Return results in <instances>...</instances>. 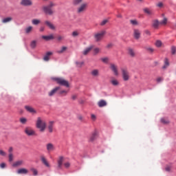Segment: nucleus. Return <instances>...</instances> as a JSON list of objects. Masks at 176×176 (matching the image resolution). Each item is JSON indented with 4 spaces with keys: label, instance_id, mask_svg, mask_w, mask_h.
Masks as SVG:
<instances>
[{
    "label": "nucleus",
    "instance_id": "1",
    "mask_svg": "<svg viewBox=\"0 0 176 176\" xmlns=\"http://www.w3.org/2000/svg\"><path fill=\"white\" fill-rule=\"evenodd\" d=\"M36 127L39 129L41 133L45 132V130H46V122L42 120L41 117H38L36 122Z\"/></svg>",
    "mask_w": 176,
    "mask_h": 176
},
{
    "label": "nucleus",
    "instance_id": "2",
    "mask_svg": "<svg viewBox=\"0 0 176 176\" xmlns=\"http://www.w3.org/2000/svg\"><path fill=\"white\" fill-rule=\"evenodd\" d=\"M56 6V4L53 2H50L48 6H44L42 7V10L45 14H49V16H52L54 14V11L52 9Z\"/></svg>",
    "mask_w": 176,
    "mask_h": 176
},
{
    "label": "nucleus",
    "instance_id": "3",
    "mask_svg": "<svg viewBox=\"0 0 176 176\" xmlns=\"http://www.w3.org/2000/svg\"><path fill=\"white\" fill-rule=\"evenodd\" d=\"M105 34L107 32L105 30H102L100 32H98L94 34V38L96 42H101L102 39H104V36H105Z\"/></svg>",
    "mask_w": 176,
    "mask_h": 176
},
{
    "label": "nucleus",
    "instance_id": "4",
    "mask_svg": "<svg viewBox=\"0 0 176 176\" xmlns=\"http://www.w3.org/2000/svg\"><path fill=\"white\" fill-rule=\"evenodd\" d=\"M54 80H55L58 85H60V86L69 87V82L63 78H54Z\"/></svg>",
    "mask_w": 176,
    "mask_h": 176
},
{
    "label": "nucleus",
    "instance_id": "5",
    "mask_svg": "<svg viewBox=\"0 0 176 176\" xmlns=\"http://www.w3.org/2000/svg\"><path fill=\"white\" fill-rule=\"evenodd\" d=\"M121 74L124 82H127L130 80V73H129V70H127V68L122 67Z\"/></svg>",
    "mask_w": 176,
    "mask_h": 176
},
{
    "label": "nucleus",
    "instance_id": "6",
    "mask_svg": "<svg viewBox=\"0 0 176 176\" xmlns=\"http://www.w3.org/2000/svg\"><path fill=\"white\" fill-rule=\"evenodd\" d=\"M87 3H83L77 8L76 12L78 14H82L87 10Z\"/></svg>",
    "mask_w": 176,
    "mask_h": 176
},
{
    "label": "nucleus",
    "instance_id": "7",
    "mask_svg": "<svg viewBox=\"0 0 176 176\" xmlns=\"http://www.w3.org/2000/svg\"><path fill=\"white\" fill-rule=\"evenodd\" d=\"M25 133L29 137H31L32 135H36L35 131L32 128H31L30 126H28L25 129Z\"/></svg>",
    "mask_w": 176,
    "mask_h": 176
},
{
    "label": "nucleus",
    "instance_id": "8",
    "mask_svg": "<svg viewBox=\"0 0 176 176\" xmlns=\"http://www.w3.org/2000/svg\"><path fill=\"white\" fill-rule=\"evenodd\" d=\"M110 69L113 72L115 76H119V71L118 70V66L115 64L110 65Z\"/></svg>",
    "mask_w": 176,
    "mask_h": 176
},
{
    "label": "nucleus",
    "instance_id": "9",
    "mask_svg": "<svg viewBox=\"0 0 176 176\" xmlns=\"http://www.w3.org/2000/svg\"><path fill=\"white\" fill-rule=\"evenodd\" d=\"M98 133L97 131H94L89 136V142H94L97 140Z\"/></svg>",
    "mask_w": 176,
    "mask_h": 176
},
{
    "label": "nucleus",
    "instance_id": "10",
    "mask_svg": "<svg viewBox=\"0 0 176 176\" xmlns=\"http://www.w3.org/2000/svg\"><path fill=\"white\" fill-rule=\"evenodd\" d=\"M45 146L47 151L49 153L56 151V147L53 143H47Z\"/></svg>",
    "mask_w": 176,
    "mask_h": 176
},
{
    "label": "nucleus",
    "instance_id": "11",
    "mask_svg": "<svg viewBox=\"0 0 176 176\" xmlns=\"http://www.w3.org/2000/svg\"><path fill=\"white\" fill-rule=\"evenodd\" d=\"M41 161L42 162L43 164L45 166V167H47L48 168H50V164H49V162H47V160L46 159V157L45 155H41L40 157Z\"/></svg>",
    "mask_w": 176,
    "mask_h": 176
},
{
    "label": "nucleus",
    "instance_id": "12",
    "mask_svg": "<svg viewBox=\"0 0 176 176\" xmlns=\"http://www.w3.org/2000/svg\"><path fill=\"white\" fill-rule=\"evenodd\" d=\"M47 129L49 133H53L54 130V121H50L47 124Z\"/></svg>",
    "mask_w": 176,
    "mask_h": 176
},
{
    "label": "nucleus",
    "instance_id": "13",
    "mask_svg": "<svg viewBox=\"0 0 176 176\" xmlns=\"http://www.w3.org/2000/svg\"><path fill=\"white\" fill-rule=\"evenodd\" d=\"M44 23L50 30H52V31L56 30V26L51 21H45Z\"/></svg>",
    "mask_w": 176,
    "mask_h": 176
},
{
    "label": "nucleus",
    "instance_id": "14",
    "mask_svg": "<svg viewBox=\"0 0 176 176\" xmlns=\"http://www.w3.org/2000/svg\"><path fill=\"white\" fill-rule=\"evenodd\" d=\"M133 38H135V39H140L141 38V31L140 30H133Z\"/></svg>",
    "mask_w": 176,
    "mask_h": 176
},
{
    "label": "nucleus",
    "instance_id": "15",
    "mask_svg": "<svg viewBox=\"0 0 176 176\" xmlns=\"http://www.w3.org/2000/svg\"><path fill=\"white\" fill-rule=\"evenodd\" d=\"M21 5H22V6H32V1L21 0Z\"/></svg>",
    "mask_w": 176,
    "mask_h": 176
},
{
    "label": "nucleus",
    "instance_id": "16",
    "mask_svg": "<svg viewBox=\"0 0 176 176\" xmlns=\"http://www.w3.org/2000/svg\"><path fill=\"white\" fill-rule=\"evenodd\" d=\"M60 89V87H56L55 88H54L52 90H51L49 93H48V96L50 97H53V96H54V94H56V93H57L58 91H59Z\"/></svg>",
    "mask_w": 176,
    "mask_h": 176
},
{
    "label": "nucleus",
    "instance_id": "17",
    "mask_svg": "<svg viewBox=\"0 0 176 176\" xmlns=\"http://www.w3.org/2000/svg\"><path fill=\"white\" fill-rule=\"evenodd\" d=\"M93 49H94V45H90L89 47H88L84 50V51L82 52V54L84 56H87V54L90 53V52H91V50H93Z\"/></svg>",
    "mask_w": 176,
    "mask_h": 176
},
{
    "label": "nucleus",
    "instance_id": "18",
    "mask_svg": "<svg viewBox=\"0 0 176 176\" xmlns=\"http://www.w3.org/2000/svg\"><path fill=\"white\" fill-rule=\"evenodd\" d=\"M24 164V161L23 160H19L12 164V167H20Z\"/></svg>",
    "mask_w": 176,
    "mask_h": 176
},
{
    "label": "nucleus",
    "instance_id": "19",
    "mask_svg": "<svg viewBox=\"0 0 176 176\" xmlns=\"http://www.w3.org/2000/svg\"><path fill=\"white\" fill-rule=\"evenodd\" d=\"M91 76H94V78H98V76H100V70L95 69H93L91 72Z\"/></svg>",
    "mask_w": 176,
    "mask_h": 176
},
{
    "label": "nucleus",
    "instance_id": "20",
    "mask_svg": "<svg viewBox=\"0 0 176 176\" xmlns=\"http://www.w3.org/2000/svg\"><path fill=\"white\" fill-rule=\"evenodd\" d=\"M67 50H68V47L63 46L60 50L56 51V53H58V54H63V53H65Z\"/></svg>",
    "mask_w": 176,
    "mask_h": 176
},
{
    "label": "nucleus",
    "instance_id": "21",
    "mask_svg": "<svg viewBox=\"0 0 176 176\" xmlns=\"http://www.w3.org/2000/svg\"><path fill=\"white\" fill-rule=\"evenodd\" d=\"M52 54H53V52H47L43 57L44 61H49V60H50V56H52Z\"/></svg>",
    "mask_w": 176,
    "mask_h": 176
},
{
    "label": "nucleus",
    "instance_id": "22",
    "mask_svg": "<svg viewBox=\"0 0 176 176\" xmlns=\"http://www.w3.org/2000/svg\"><path fill=\"white\" fill-rule=\"evenodd\" d=\"M110 83L113 85V86H119V80H118L116 78H111V80H110Z\"/></svg>",
    "mask_w": 176,
    "mask_h": 176
},
{
    "label": "nucleus",
    "instance_id": "23",
    "mask_svg": "<svg viewBox=\"0 0 176 176\" xmlns=\"http://www.w3.org/2000/svg\"><path fill=\"white\" fill-rule=\"evenodd\" d=\"M17 174H27L28 170L25 168H21L17 170Z\"/></svg>",
    "mask_w": 176,
    "mask_h": 176
},
{
    "label": "nucleus",
    "instance_id": "24",
    "mask_svg": "<svg viewBox=\"0 0 176 176\" xmlns=\"http://www.w3.org/2000/svg\"><path fill=\"white\" fill-rule=\"evenodd\" d=\"M26 111H28V112H30V113H36V110H34V108L30 107V106H25V107Z\"/></svg>",
    "mask_w": 176,
    "mask_h": 176
},
{
    "label": "nucleus",
    "instance_id": "25",
    "mask_svg": "<svg viewBox=\"0 0 176 176\" xmlns=\"http://www.w3.org/2000/svg\"><path fill=\"white\" fill-rule=\"evenodd\" d=\"M98 105L100 108H102L103 107H107V101L104 100H101L98 102Z\"/></svg>",
    "mask_w": 176,
    "mask_h": 176
},
{
    "label": "nucleus",
    "instance_id": "26",
    "mask_svg": "<svg viewBox=\"0 0 176 176\" xmlns=\"http://www.w3.org/2000/svg\"><path fill=\"white\" fill-rule=\"evenodd\" d=\"M160 25V22H159V21L157 20H154L153 21V24L152 26L153 27V28H155V30H157V28H159V25Z\"/></svg>",
    "mask_w": 176,
    "mask_h": 176
},
{
    "label": "nucleus",
    "instance_id": "27",
    "mask_svg": "<svg viewBox=\"0 0 176 176\" xmlns=\"http://www.w3.org/2000/svg\"><path fill=\"white\" fill-rule=\"evenodd\" d=\"M144 49L146 50V51L148 53H150L151 54H152V53H153V52H155V49H153L152 47L151 46H145Z\"/></svg>",
    "mask_w": 176,
    "mask_h": 176
},
{
    "label": "nucleus",
    "instance_id": "28",
    "mask_svg": "<svg viewBox=\"0 0 176 176\" xmlns=\"http://www.w3.org/2000/svg\"><path fill=\"white\" fill-rule=\"evenodd\" d=\"M42 38L45 41H52V39H54V36H53V34H50V36H43Z\"/></svg>",
    "mask_w": 176,
    "mask_h": 176
},
{
    "label": "nucleus",
    "instance_id": "29",
    "mask_svg": "<svg viewBox=\"0 0 176 176\" xmlns=\"http://www.w3.org/2000/svg\"><path fill=\"white\" fill-rule=\"evenodd\" d=\"M63 162H64V157H59L58 160V167L59 168H61V166H63Z\"/></svg>",
    "mask_w": 176,
    "mask_h": 176
},
{
    "label": "nucleus",
    "instance_id": "30",
    "mask_svg": "<svg viewBox=\"0 0 176 176\" xmlns=\"http://www.w3.org/2000/svg\"><path fill=\"white\" fill-rule=\"evenodd\" d=\"M76 66L77 68H82L83 65H85V62L83 61H76L75 62Z\"/></svg>",
    "mask_w": 176,
    "mask_h": 176
},
{
    "label": "nucleus",
    "instance_id": "31",
    "mask_svg": "<svg viewBox=\"0 0 176 176\" xmlns=\"http://www.w3.org/2000/svg\"><path fill=\"white\" fill-rule=\"evenodd\" d=\"M82 2H83V0H73L72 5L74 6H78L80 5V3H82Z\"/></svg>",
    "mask_w": 176,
    "mask_h": 176
},
{
    "label": "nucleus",
    "instance_id": "32",
    "mask_svg": "<svg viewBox=\"0 0 176 176\" xmlns=\"http://www.w3.org/2000/svg\"><path fill=\"white\" fill-rule=\"evenodd\" d=\"M128 54L131 57H135V52H134V50L131 48L128 49Z\"/></svg>",
    "mask_w": 176,
    "mask_h": 176
},
{
    "label": "nucleus",
    "instance_id": "33",
    "mask_svg": "<svg viewBox=\"0 0 176 176\" xmlns=\"http://www.w3.org/2000/svg\"><path fill=\"white\" fill-rule=\"evenodd\" d=\"M143 11L146 14H148V16H151L152 14H153V11H152V10L149 9V8H144L143 10Z\"/></svg>",
    "mask_w": 176,
    "mask_h": 176
},
{
    "label": "nucleus",
    "instance_id": "34",
    "mask_svg": "<svg viewBox=\"0 0 176 176\" xmlns=\"http://www.w3.org/2000/svg\"><path fill=\"white\" fill-rule=\"evenodd\" d=\"M168 65H170V62H168V58H166L164 59V65L162 67L163 69H166V68H167V67H168Z\"/></svg>",
    "mask_w": 176,
    "mask_h": 176
},
{
    "label": "nucleus",
    "instance_id": "35",
    "mask_svg": "<svg viewBox=\"0 0 176 176\" xmlns=\"http://www.w3.org/2000/svg\"><path fill=\"white\" fill-rule=\"evenodd\" d=\"M93 51H94V55L97 56V54H98V53H100L101 50L99 47H95V48H94Z\"/></svg>",
    "mask_w": 176,
    "mask_h": 176
},
{
    "label": "nucleus",
    "instance_id": "36",
    "mask_svg": "<svg viewBox=\"0 0 176 176\" xmlns=\"http://www.w3.org/2000/svg\"><path fill=\"white\" fill-rule=\"evenodd\" d=\"M41 23V20L39 19H33L32 21V24H33L34 25H38V24Z\"/></svg>",
    "mask_w": 176,
    "mask_h": 176
},
{
    "label": "nucleus",
    "instance_id": "37",
    "mask_svg": "<svg viewBox=\"0 0 176 176\" xmlns=\"http://www.w3.org/2000/svg\"><path fill=\"white\" fill-rule=\"evenodd\" d=\"M12 17H7L3 19L2 23H9L12 21Z\"/></svg>",
    "mask_w": 176,
    "mask_h": 176
},
{
    "label": "nucleus",
    "instance_id": "38",
    "mask_svg": "<svg viewBox=\"0 0 176 176\" xmlns=\"http://www.w3.org/2000/svg\"><path fill=\"white\" fill-rule=\"evenodd\" d=\"M30 47L32 49H35L36 47V41H32L30 43Z\"/></svg>",
    "mask_w": 176,
    "mask_h": 176
},
{
    "label": "nucleus",
    "instance_id": "39",
    "mask_svg": "<svg viewBox=\"0 0 176 176\" xmlns=\"http://www.w3.org/2000/svg\"><path fill=\"white\" fill-rule=\"evenodd\" d=\"M14 159V157L13 156V153H9V155H8V160H9V162H13Z\"/></svg>",
    "mask_w": 176,
    "mask_h": 176
},
{
    "label": "nucleus",
    "instance_id": "40",
    "mask_svg": "<svg viewBox=\"0 0 176 176\" xmlns=\"http://www.w3.org/2000/svg\"><path fill=\"white\" fill-rule=\"evenodd\" d=\"M30 171L33 173V175H38V170H36L35 168H30Z\"/></svg>",
    "mask_w": 176,
    "mask_h": 176
},
{
    "label": "nucleus",
    "instance_id": "41",
    "mask_svg": "<svg viewBox=\"0 0 176 176\" xmlns=\"http://www.w3.org/2000/svg\"><path fill=\"white\" fill-rule=\"evenodd\" d=\"M161 122L163 123V124H168L170 123V121L166 118H161Z\"/></svg>",
    "mask_w": 176,
    "mask_h": 176
},
{
    "label": "nucleus",
    "instance_id": "42",
    "mask_svg": "<svg viewBox=\"0 0 176 176\" xmlns=\"http://www.w3.org/2000/svg\"><path fill=\"white\" fill-rule=\"evenodd\" d=\"M19 122H21L22 124H25V123H27V118H20Z\"/></svg>",
    "mask_w": 176,
    "mask_h": 176
},
{
    "label": "nucleus",
    "instance_id": "43",
    "mask_svg": "<svg viewBox=\"0 0 176 176\" xmlns=\"http://www.w3.org/2000/svg\"><path fill=\"white\" fill-rule=\"evenodd\" d=\"M59 94H60V96H67V94H68V91H66V90L60 91Z\"/></svg>",
    "mask_w": 176,
    "mask_h": 176
},
{
    "label": "nucleus",
    "instance_id": "44",
    "mask_svg": "<svg viewBox=\"0 0 176 176\" xmlns=\"http://www.w3.org/2000/svg\"><path fill=\"white\" fill-rule=\"evenodd\" d=\"M32 31V26H29L25 29V33L26 34H30Z\"/></svg>",
    "mask_w": 176,
    "mask_h": 176
},
{
    "label": "nucleus",
    "instance_id": "45",
    "mask_svg": "<svg viewBox=\"0 0 176 176\" xmlns=\"http://www.w3.org/2000/svg\"><path fill=\"white\" fill-rule=\"evenodd\" d=\"M72 36H74V38H76V36H79V32H78V31H74V32L72 33Z\"/></svg>",
    "mask_w": 176,
    "mask_h": 176
},
{
    "label": "nucleus",
    "instance_id": "46",
    "mask_svg": "<svg viewBox=\"0 0 176 176\" xmlns=\"http://www.w3.org/2000/svg\"><path fill=\"white\" fill-rule=\"evenodd\" d=\"M130 23L132 25H138V21L137 20H131Z\"/></svg>",
    "mask_w": 176,
    "mask_h": 176
},
{
    "label": "nucleus",
    "instance_id": "47",
    "mask_svg": "<svg viewBox=\"0 0 176 176\" xmlns=\"http://www.w3.org/2000/svg\"><path fill=\"white\" fill-rule=\"evenodd\" d=\"M160 24H162L163 25H166L167 24V18H164Z\"/></svg>",
    "mask_w": 176,
    "mask_h": 176
},
{
    "label": "nucleus",
    "instance_id": "48",
    "mask_svg": "<svg viewBox=\"0 0 176 176\" xmlns=\"http://www.w3.org/2000/svg\"><path fill=\"white\" fill-rule=\"evenodd\" d=\"M155 46L157 47H160L161 46H162V42L160 41H157L156 42H155Z\"/></svg>",
    "mask_w": 176,
    "mask_h": 176
},
{
    "label": "nucleus",
    "instance_id": "49",
    "mask_svg": "<svg viewBox=\"0 0 176 176\" xmlns=\"http://www.w3.org/2000/svg\"><path fill=\"white\" fill-rule=\"evenodd\" d=\"M57 41H58V42H61V41H64V36H58Z\"/></svg>",
    "mask_w": 176,
    "mask_h": 176
},
{
    "label": "nucleus",
    "instance_id": "50",
    "mask_svg": "<svg viewBox=\"0 0 176 176\" xmlns=\"http://www.w3.org/2000/svg\"><path fill=\"white\" fill-rule=\"evenodd\" d=\"M107 23H108V20L107 19H104V20H103L101 23H100V25H102V26H104V25H105V24H107Z\"/></svg>",
    "mask_w": 176,
    "mask_h": 176
},
{
    "label": "nucleus",
    "instance_id": "51",
    "mask_svg": "<svg viewBox=\"0 0 176 176\" xmlns=\"http://www.w3.org/2000/svg\"><path fill=\"white\" fill-rule=\"evenodd\" d=\"M64 166H65V168H69L71 164H69V162H66L64 164Z\"/></svg>",
    "mask_w": 176,
    "mask_h": 176
},
{
    "label": "nucleus",
    "instance_id": "52",
    "mask_svg": "<svg viewBox=\"0 0 176 176\" xmlns=\"http://www.w3.org/2000/svg\"><path fill=\"white\" fill-rule=\"evenodd\" d=\"M171 52H172V54H175L176 47H172Z\"/></svg>",
    "mask_w": 176,
    "mask_h": 176
},
{
    "label": "nucleus",
    "instance_id": "53",
    "mask_svg": "<svg viewBox=\"0 0 176 176\" xmlns=\"http://www.w3.org/2000/svg\"><path fill=\"white\" fill-rule=\"evenodd\" d=\"M0 155L1 156H6V153L3 150H0Z\"/></svg>",
    "mask_w": 176,
    "mask_h": 176
},
{
    "label": "nucleus",
    "instance_id": "54",
    "mask_svg": "<svg viewBox=\"0 0 176 176\" xmlns=\"http://www.w3.org/2000/svg\"><path fill=\"white\" fill-rule=\"evenodd\" d=\"M78 120H80V122H83V116H82V115L78 116Z\"/></svg>",
    "mask_w": 176,
    "mask_h": 176
},
{
    "label": "nucleus",
    "instance_id": "55",
    "mask_svg": "<svg viewBox=\"0 0 176 176\" xmlns=\"http://www.w3.org/2000/svg\"><path fill=\"white\" fill-rule=\"evenodd\" d=\"M165 170H166V171H168V172L171 171V166H167L165 168Z\"/></svg>",
    "mask_w": 176,
    "mask_h": 176
},
{
    "label": "nucleus",
    "instance_id": "56",
    "mask_svg": "<svg viewBox=\"0 0 176 176\" xmlns=\"http://www.w3.org/2000/svg\"><path fill=\"white\" fill-rule=\"evenodd\" d=\"M101 60L102 63H108V58H102Z\"/></svg>",
    "mask_w": 176,
    "mask_h": 176
},
{
    "label": "nucleus",
    "instance_id": "57",
    "mask_svg": "<svg viewBox=\"0 0 176 176\" xmlns=\"http://www.w3.org/2000/svg\"><path fill=\"white\" fill-rule=\"evenodd\" d=\"M0 167H1V168H5V167H6V164H5V163H1V164H0Z\"/></svg>",
    "mask_w": 176,
    "mask_h": 176
},
{
    "label": "nucleus",
    "instance_id": "58",
    "mask_svg": "<svg viewBox=\"0 0 176 176\" xmlns=\"http://www.w3.org/2000/svg\"><path fill=\"white\" fill-rule=\"evenodd\" d=\"M157 6H158V8H163V3L160 2L157 4Z\"/></svg>",
    "mask_w": 176,
    "mask_h": 176
},
{
    "label": "nucleus",
    "instance_id": "59",
    "mask_svg": "<svg viewBox=\"0 0 176 176\" xmlns=\"http://www.w3.org/2000/svg\"><path fill=\"white\" fill-rule=\"evenodd\" d=\"M91 118L92 120H94V121L96 120V115H94V114H91Z\"/></svg>",
    "mask_w": 176,
    "mask_h": 176
},
{
    "label": "nucleus",
    "instance_id": "60",
    "mask_svg": "<svg viewBox=\"0 0 176 176\" xmlns=\"http://www.w3.org/2000/svg\"><path fill=\"white\" fill-rule=\"evenodd\" d=\"M78 98V96L76 95H72V100H75Z\"/></svg>",
    "mask_w": 176,
    "mask_h": 176
},
{
    "label": "nucleus",
    "instance_id": "61",
    "mask_svg": "<svg viewBox=\"0 0 176 176\" xmlns=\"http://www.w3.org/2000/svg\"><path fill=\"white\" fill-rule=\"evenodd\" d=\"M162 80H163V78L162 77L157 78V82L158 83H160V82H162Z\"/></svg>",
    "mask_w": 176,
    "mask_h": 176
},
{
    "label": "nucleus",
    "instance_id": "62",
    "mask_svg": "<svg viewBox=\"0 0 176 176\" xmlns=\"http://www.w3.org/2000/svg\"><path fill=\"white\" fill-rule=\"evenodd\" d=\"M8 152L9 153H12V152H13V147H10V148L8 149Z\"/></svg>",
    "mask_w": 176,
    "mask_h": 176
},
{
    "label": "nucleus",
    "instance_id": "63",
    "mask_svg": "<svg viewBox=\"0 0 176 176\" xmlns=\"http://www.w3.org/2000/svg\"><path fill=\"white\" fill-rule=\"evenodd\" d=\"M43 31H45V27H41L40 28V32H43Z\"/></svg>",
    "mask_w": 176,
    "mask_h": 176
},
{
    "label": "nucleus",
    "instance_id": "64",
    "mask_svg": "<svg viewBox=\"0 0 176 176\" xmlns=\"http://www.w3.org/2000/svg\"><path fill=\"white\" fill-rule=\"evenodd\" d=\"M107 49H109L110 47H112V44L109 43L107 45Z\"/></svg>",
    "mask_w": 176,
    "mask_h": 176
}]
</instances>
